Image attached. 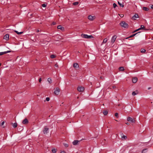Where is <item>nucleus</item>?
<instances>
[{"label": "nucleus", "mask_w": 153, "mask_h": 153, "mask_svg": "<svg viewBox=\"0 0 153 153\" xmlns=\"http://www.w3.org/2000/svg\"><path fill=\"white\" fill-rule=\"evenodd\" d=\"M15 32L17 33L18 34H22L23 32H18V31L17 30H15Z\"/></svg>", "instance_id": "cd10ccee"}, {"label": "nucleus", "mask_w": 153, "mask_h": 153, "mask_svg": "<svg viewBox=\"0 0 153 153\" xmlns=\"http://www.w3.org/2000/svg\"><path fill=\"white\" fill-rule=\"evenodd\" d=\"M79 142V141L78 140H75L72 143L73 145H77Z\"/></svg>", "instance_id": "f3484780"}, {"label": "nucleus", "mask_w": 153, "mask_h": 153, "mask_svg": "<svg viewBox=\"0 0 153 153\" xmlns=\"http://www.w3.org/2000/svg\"><path fill=\"white\" fill-rule=\"evenodd\" d=\"M117 38V36L116 35L114 36L111 38V42L113 44L114 42L115 41V40Z\"/></svg>", "instance_id": "1a4fd4ad"}, {"label": "nucleus", "mask_w": 153, "mask_h": 153, "mask_svg": "<svg viewBox=\"0 0 153 153\" xmlns=\"http://www.w3.org/2000/svg\"><path fill=\"white\" fill-rule=\"evenodd\" d=\"M78 53H80V52H79V51H78Z\"/></svg>", "instance_id": "603ef678"}, {"label": "nucleus", "mask_w": 153, "mask_h": 153, "mask_svg": "<svg viewBox=\"0 0 153 153\" xmlns=\"http://www.w3.org/2000/svg\"><path fill=\"white\" fill-rule=\"evenodd\" d=\"M119 70L121 71H123L124 70V68L123 67H120L119 68Z\"/></svg>", "instance_id": "a878e982"}, {"label": "nucleus", "mask_w": 153, "mask_h": 153, "mask_svg": "<svg viewBox=\"0 0 153 153\" xmlns=\"http://www.w3.org/2000/svg\"><path fill=\"white\" fill-rule=\"evenodd\" d=\"M82 37L83 38H87V39H91L93 38L92 35H88L87 34H82L81 35Z\"/></svg>", "instance_id": "f03ea898"}, {"label": "nucleus", "mask_w": 153, "mask_h": 153, "mask_svg": "<svg viewBox=\"0 0 153 153\" xmlns=\"http://www.w3.org/2000/svg\"><path fill=\"white\" fill-rule=\"evenodd\" d=\"M120 24L121 26L124 28H127L128 27V24L124 21L120 23Z\"/></svg>", "instance_id": "f257e3e1"}, {"label": "nucleus", "mask_w": 153, "mask_h": 153, "mask_svg": "<svg viewBox=\"0 0 153 153\" xmlns=\"http://www.w3.org/2000/svg\"><path fill=\"white\" fill-rule=\"evenodd\" d=\"M139 29L140 30H142V29H145L144 26L143 25H141L140 26V27L139 28Z\"/></svg>", "instance_id": "b1692460"}, {"label": "nucleus", "mask_w": 153, "mask_h": 153, "mask_svg": "<svg viewBox=\"0 0 153 153\" xmlns=\"http://www.w3.org/2000/svg\"><path fill=\"white\" fill-rule=\"evenodd\" d=\"M151 88V87H149V88H148V90H149V89H150Z\"/></svg>", "instance_id": "3c124183"}, {"label": "nucleus", "mask_w": 153, "mask_h": 153, "mask_svg": "<svg viewBox=\"0 0 153 153\" xmlns=\"http://www.w3.org/2000/svg\"><path fill=\"white\" fill-rule=\"evenodd\" d=\"M107 40L108 39L107 38H105V39H104L103 42L102 43V44L103 43H105L107 41Z\"/></svg>", "instance_id": "5701e85b"}, {"label": "nucleus", "mask_w": 153, "mask_h": 153, "mask_svg": "<svg viewBox=\"0 0 153 153\" xmlns=\"http://www.w3.org/2000/svg\"><path fill=\"white\" fill-rule=\"evenodd\" d=\"M114 115L115 117H117L118 118V113H116Z\"/></svg>", "instance_id": "c9c22d12"}, {"label": "nucleus", "mask_w": 153, "mask_h": 153, "mask_svg": "<svg viewBox=\"0 0 153 153\" xmlns=\"http://www.w3.org/2000/svg\"><path fill=\"white\" fill-rule=\"evenodd\" d=\"M12 126L14 128H15L17 127V124L16 123H12Z\"/></svg>", "instance_id": "6ab92c4d"}, {"label": "nucleus", "mask_w": 153, "mask_h": 153, "mask_svg": "<svg viewBox=\"0 0 153 153\" xmlns=\"http://www.w3.org/2000/svg\"><path fill=\"white\" fill-rule=\"evenodd\" d=\"M79 4V2H75L73 3V4L74 5H78Z\"/></svg>", "instance_id": "7c9ffc66"}, {"label": "nucleus", "mask_w": 153, "mask_h": 153, "mask_svg": "<svg viewBox=\"0 0 153 153\" xmlns=\"http://www.w3.org/2000/svg\"><path fill=\"white\" fill-rule=\"evenodd\" d=\"M64 146L66 147H67L68 146V145L66 143H64Z\"/></svg>", "instance_id": "72a5a7b5"}, {"label": "nucleus", "mask_w": 153, "mask_h": 153, "mask_svg": "<svg viewBox=\"0 0 153 153\" xmlns=\"http://www.w3.org/2000/svg\"><path fill=\"white\" fill-rule=\"evenodd\" d=\"M118 4L120 6V7H124V3L123 1L120 2V1H118Z\"/></svg>", "instance_id": "ddd939ff"}, {"label": "nucleus", "mask_w": 153, "mask_h": 153, "mask_svg": "<svg viewBox=\"0 0 153 153\" xmlns=\"http://www.w3.org/2000/svg\"><path fill=\"white\" fill-rule=\"evenodd\" d=\"M51 151L53 153H55L56 152V150L54 148H52Z\"/></svg>", "instance_id": "bb28decb"}, {"label": "nucleus", "mask_w": 153, "mask_h": 153, "mask_svg": "<svg viewBox=\"0 0 153 153\" xmlns=\"http://www.w3.org/2000/svg\"><path fill=\"white\" fill-rule=\"evenodd\" d=\"M77 98H78H78H79V97H77Z\"/></svg>", "instance_id": "5fc2aeb1"}, {"label": "nucleus", "mask_w": 153, "mask_h": 153, "mask_svg": "<svg viewBox=\"0 0 153 153\" xmlns=\"http://www.w3.org/2000/svg\"><path fill=\"white\" fill-rule=\"evenodd\" d=\"M4 121H2L1 124V126H3L4 124Z\"/></svg>", "instance_id": "a19ab883"}, {"label": "nucleus", "mask_w": 153, "mask_h": 153, "mask_svg": "<svg viewBox=\"0 0 153 153\" xmlns=\"http://www.w3.org/2000/svg\"><path fill=\"white\" fill-rule=\"evenodd\" d=\"M73 67L75 68H77L79 67V65L77 63H75L73 64Z\"/></svg>", "instance_id": "dca6fc26"}, {"label": "nucleus", "mask_w": 153, "mask_h": 153, "mask_svg": "<svg viewBox=\"0 0 153 153\" xmlns=\"http://www.w3.org/2000/svg\"><path fill=\"white\" fill-rule=\"evenodd\" d=\"M55 57H56V56H55V55H53V54L52 55H51V58H52V59H53V58H55Z\"/></svg>", "instance_id": "2f4dec72"}, {"label": "nucleus", "mask_w": 153, "mask_h": 153, "mask_svg": "<svg viewBox=\"0 0 153 153\" xmlns=\"http://www.w3.org/2000/svg\"><path fill=\"white\" fill-rule=\"evenodd\" d=\"M139 16L137 14H135V15L133 16L132 18V20H136V19L138 18Z\"/></svg>", "instance_id": "9d476101"}, {"label": "nucleus", "mask_w": 153, "mask_h": 153, "mask_svg": "<svg viewBox=\"0 0 153 153\" xmlns=\"http://www.w3.org/2000/svg\"><path fill=\"white\" fill-rule=\"evenodd\" d=\"M138 94V91H133L132 92V94L133 96H134Z\"/></svg>", "instance_id": "aec40b11"}, {"label": "nucleus", "mask_w": 153, "mask_h": 153, "mask_svg": "<svg viewBox=\"0 0 153 153\" xmlns=\"http://www.w3.org/2000/svg\"><path fill=\"white\" fill-rule=\"evenodd\" d=\"M150 7H151V8L153 9V5H152Z\"/></svg>", "instance_id": "49530a36"}, {"label": "nucleus", "mask_w": 153, "mask_h": 153, "mask_svg": "<svg viewBox=\"0 0 153 153\" xmlns=\"http://www.w3.org/2000/svg\"><path fill=\"white\" fill-rule=\"evenodd\" d=\"M127 120L128 121L130 122L131 123H134L135 122V120L134 118L130 117H128Z\"/></svg>", "instance_id": "39448f33"}, {"label": "nucleus", "mask_w": 153, "mask_h": 153, "mask_svg": "<svg viewBox=\"0 0 153 153\" xmlns=\"http://www.w3.org/2000/svg\"><path fill=\"white\" fill-rule=\"evenodd\" d=\"M108 112L107 111H105L103 112V114L105 115H106L107 114Z\"/></svg>", "instance_id": "c85d7f7f"}, {"label": "nucleus", "mask_w": 153, "mask_h": 153, "mask_svg": "<svg viewBox=\"0 0 153 153\" xmlns=\"http://www.w3.org/2000/svg\"><path fill=\"white\" fill-rule=\"evenodd\" d=\"M56 67H58V65L57 64H55L54 65Z\"/></svg>", "instance_id": "c03bdc74"}, {"label": "nucleus", "mask_w": 153, "mask_h": 153, "mask_svg": "<svg viewBox=\"0 0 153 153\" xmlns=\"http://www.w3.org/2000/svg\"><path fill=\"white\" fill-rule=\"evenodd\" d=\"M112 87L113 88H115L116 87L115 86H113Z\"/></svg>", "instance_id": "8fccbe9b"}, {"label": "nucleus", "mask_w": 153, "mask_h": 153, "mask_svg": "<svg viewBox=\"0 0 153 153\" xmlns=\"http://www.w3.org/2000/svg\"><path fill=\"white\" fill-rule=\"evenodd\" d=\"M4 39L7 40L9 39V35L8 34H6L4 37Z\"/></svg>", "instance_id": "9b49d317"}, {"label": "nucleus", "mask_w": 153, "mask_h": 153, "mask_svg": "<svg viewBox=\"0 0 153 153\" xmlns=\"http://www.w3.org/2000/svg\"><path fill=\"white\" fill-rule=\"evenodd\" d=\"M77 89L79 91L82 92L84 90V88L82 86H79L77 87Z\"/></svg>", "instance_id": "0eeeda50"}, {"label": "nucleus", "mask_w": 153, "mask_h": 153, "mask_svg": "<svg viewBox=\"0 0 153 153\" xmlns=\"http://www.w3.org/2000/svg\"><path fill=\"white\" fill-rule=\"evenodd\" d=\"M56 24V22H53L52 23V25H55Z\"/></svg>", "instance_id": "37998d69"}, {"label": "nucleus", "mask_w": 153, "mask_h": 153, "mask_svg": "<svg viewBox=\"0 0 153 153\" xmlns=\"http://www.w3.org/2000/svg\"><path fill=\"white\" fill-rule=\"evenodd\" d=\"M28 120L25 118L22 121V123L23 124H27L28 123Z\"/></svg>", "instance_id": "f8f14e48"}, {"label": "nucleus", "mask_w": 153, "mask_h": 153, "mask_svg": "<svg viewBox=\"0 0 153 153\" xmlns=\"http://www.w3.org/2000/svg\"><path fill=\"white\" fill-rule=\"evenodd\" d=\"M60 153H65V152L64 151H62Z\"/></svg>", "instance_id": "de8ad7c7"}, {"label": "nucleus", "mask_w": 153, "mask_h": 153, "mask_svg": "<svg viewBox=\"0 0 153 153\" xmlns=\"http://www.w3.org/2000/svg\"><path fill=\"white\" fill-rule=\"evenodd\" d=\"M146 50L145 49H142L141 50V52L142 53H144L145 52Z\"/></svg>", "instance_id": "c756f323"}, {"label": "nucleus", "mask_w": 153, "mask_h": 153, "mask_svg": "<svg viewBox=\"0 0 153 153\" xmlns=\"http://www.w3.org/2000/svg\"><path fill=\"white\" fill-rule=\"evenodd\" d=\"M57 28L59 29H60L62 31H63L64 30V27H63L61 25H58L57 26Z\"/></svg>", "instance_id": "2eb2a0df"}, {"label": "nucleus", "mask_w": 153, "mask_h": 153, "mask_svg": "<svg viewBox=\"0 0 153 153\" xmlns=\"http://www.w3.org/2000/svg\"><path fill=\"white\" fill-rule=\"evenodd\" d=\"M143 9L145 11H148L149 10V8L146 7H143Z\"/></svg>", "instance_id": "393cba45"}, {"label": "nucleus", "mask_w": 153, "mask_h": 153, "mask_svg": "<svg viewBox=\"0 0 153 153\" xmlns=\"http://www.w3.org/2000/svg\"><path fill=\"white\" fill-rule=\"evenodd\" d=\"M113 6L114 8H115L117 6V5L115 3L113 4Z\"/></svg>", "instance_id": "473e14b6"}, {"label": "nucleus", "mask_w": 153, "mask_h": 153, "mask_svg": "<svg viewBox=\"0 0 153 153\" xmlns=\"http://www.w3.org/2000/svg\"><path fill=\"white\" fill-rule=\"evenodd\" d=\"M120 134L121 136V139L122 140H124L127 139V136L124 135L122 133H120Z\"/></svg>", "instance_id": "20e7f679"}, {"label": "nucleus", "mask_w": 153, "mask_h": 153, "mask_svg": "<svg viewBox=\"0 0 153 153\" xmlns=\"http://www.w3.org/2000/svg\"><path fill=\"white\" fill-rule=\"evenodd\" d=\"M148 149H143L142 152V153H146L147 152Z\"/></svg>", "instance_id": "412c9836"}, {"label": "nucleus", "mask_w": 153, "mask_h": 153, "mask_svg": "<svg viewBox=\"0 0 153 153\" xmlns=\"http://www.w3.org/2000/svg\"><path fill=\"white\" fill-rule=\"evenodd\" d=\"M100 78H102V77H100Z\"/></svg>", "instance_id": "13d9d810"}, {"label": "nucleus", "mask_w": 153, "mask_h": 153, "mask_svg": "<svg viewBox=\"0 0 153 153\" xmlns=\"http://www.w3.org/2000/svg\"><path fill=\"white\" fill-rule=\"evenodd\" d=\"M140 32H137L134 34H133L132 35H131L129 37V38H131V37H133L134 36H135V35L138 34H139V33H140Z\"/></svg>", "instance_id": "a211bd4d"}, {"label": "nucleus", "mask_w": 153, "mask_h": 153, "mask_svg": "<svg viewBox=\"0 0 153 153\" xmlns=\"http://www.w3.org/2000/svg\"><path fill=\"white\" fill-rule=\"evenodd\" d=\"M37 32H39V30H37Z\"/></svg>", "instance_id": "864d4df0"}, {"label": "nucleus", "mask_w": 153, "mask_h": 153, "mask_svg": "<svg viewBox=\"0 0 153 153\" xmlns=\"http://www.w3.org/2000/svg\"><path fill=\"white\" fill-rule=\"evenodd\" d=\"M96 18L95 16H92L89 15L88 17V19L90 21H93Z\"/></svg>", "instance_id": "6e6552de"}, {"label": "nucleus", "mask_w": 153, "mask_h": 153, "mask_svg": "<svg viewBox=\"0 0 153 153\" xmlns=\"http://www.w3.org/2000/svg\"><path fill=\"white\" fill-rule=\"evenodd\" d=\"M126 124L127 125H129L130 124L129 123H126Z\"/></svg>", "instance_id": "09e8293b"}, {"label": "nucleus", "mask_w": 153, "mask_h": 153, "mask_svg": "<svg viewBox=\"0 0 153 153\" xmlns=\"http://www.w3.org/2000/svg\"><path fill=\"white\" fill-rule=\"evenodd\" d=\"M50 100V98L48 97H46V100L47 101H48Z\"/></svg>", "instance_id": "58836bf2"}, {"label": "nucleus", "mask_w": 153, "mask_h": 153, "mask_svg": "<svg viewBox=\"0 0 153 153\" xmlns=\"http://www.w3.org/2000/svg\"><path fill=\"white\" fill-rule=\"evenodd\" d=\"M120 16L121 17H123V16H124V15L123 14H121L120 15Z\"/></svg>", "instance_id": "79ce46f5"}, {"label": "nucleus", "mask_w": 153, "mask_h": 153, "mask_svg": "<svg viewBox=\"0 0 153 153\" xmlns=\"http://www.w3.org/2000/svg\"><path fill=\"white\" fill-rule=\"evenodd\" d=\"M4 54H5L4 52H0V56Z\"/></svg>", "instance_id": "4c0bfd02"}, {"label": "nucleus", "mask_w": 153, "mask_h": 153, "mask_svg": "<svg viewBox=\"0 0 153 153\" xmlns=\"http://www.w3.org/2000/svg\"><path fill=\"white\" fill-rule=\"evenodd\" d=\"M48 130L49 128L47 126H45L43 131V133L44 134H47L48 132Z\"/></svg>", "instance_id": "7ed1b4c3"}, {"label": "nucleus", "mask_w": 153, "mask_h": 153, "mask_svg": "<svg viewBox=\"0 0 153 153\" xmlns=\"http://www.w3.org/2000/svg\"><path fill=\"white\" fill-rule=\"evenodd\" d=\"M46 6H47V4H42V7H46Z\"/></svg>", "instance_id": "ea45409f"}, {"label": "nucleus", "mask_w": 153, "mask_h": 153, "mask_svg": "<svg viewBox=\"0 0 153 153\" xmlns=\"http://www.w3.org/2000/svg\"><path fill=\"white\" fill-rule=\"evenodd\" d=\"M48 81L50 84H51L52 82V80L51 78H48Z\"/></svg>", "instance_id": "4be33fe9"}, {"label": "nucleus", "mask_w": 153, "mask_h": 153, "mask_svg": "<svg viewBox=\"0 0 153 153\" xmlns=\"http://www.w3.org/2000/svg\"><path fill=\"white\" fill-rule=\"evenodd\" d=\"M140 30V29H139V28L137 29V30H134V31H133L132 32V33H135V32H137V31L139 30Z\"/></svg>", "instance_id": "f704fd0d"}, {"label": "nucleus", "mask_w": 153, "mask_h": 153, "mask_svg": "<svg viewBox=\"0 0 153 153\" xmlns=\"http://www.w3.org/2000/svg\"><path fill=\"white\" fill-rule=\"evenodd\" d=\"M152 67H153V66H152Z\"/></svg>", "instance_id": "bf43d9fd"}, {"label": "nucleus", "mask_w": 153, "mask_h": 153, "mask_svg": "<svg viewBox=\"0 0 153 153\" xmlns=\"http://www.w3.org/2000/svg\"><path fill=\"white\" fill-rule=\"evenodd\" d=\"M128 38H126V39H127Z\"/></svg>", "instance_id": "4d7b16f0"}, {"label": "nucleus", "mask_w": 153, "mask_h": 153, "mask_svg": "<svg viewBox=\"0 0 153 153\" xmlns=\"http://www.w3.org/2000/svg\"><path fill=\"white\" fill-rule=\"evenodd\" d=\"M4 53L6 54V53H8L10 52H11V51H4Z\"/></svg>", "instance_id": "e433bc0d"}, {"label": "nucleus", "mask_w": 153, "mask_h": 153, "mask_svg": "<svg viewBox=\"0 0 153 153\" xmlns=\"http://www.w3.org/2000/svg\"><path fill=\"white\" fill-rule=\"evenodd\" d=\"M41 80H42V79H41V78H40V79H39V82H41Z\"/></svg>", "instance_id": "a18cd8bd"}, {"label": "nucleus", "mask_w": 153, "mask_h": 153, "mask_svg": "<svg viewBox=\"0 0 153 153\" xmlns=\"http://www.w3.org/2000/svg\"><path fill=\"white\" fill-rule=\"evenodd\" d=\"M137 81V78L136 77H134L133 78L132 81L133 83H135Z\"/></svg>", "instance_id": "4468645a"}, {"label": "nucleus", "mask_w": 153, "mask_h": 153, "mask_svg": "<svg viewBox=\"0 0 153 153\" xmlns=\"http://www.w3.org/2000/svg\"><path fill=\"white\" fill-rule=\"evenodd\" d=\"M1 64H0V66H1Z\"/></svg>", "instance_id": "6e6d98bb"}, {"label": "nucleus", "mask_w": 153, "mask_h": 153, "mask_svg": "<svg viewBox=\"0 0 153 153\" xmlns=\"http://www.w3.org/2000/svg\"><path fill=\"white\" fill-rule=\"evenodd\" d=\"M60 91V90L59 88L57 87L56 88V89L54 91V93L56 95H58L59 94Z\"/></svg>", "instance_id": "423d86ee"}]
</instances>
